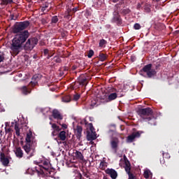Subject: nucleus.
<instances>
[{
	"mask_svg": "<svg viewBox=\"0 0 179 179\" xmlns=\"http://www.w3.org/2000/svg\"><path fill=\"white\" fill-rule=\"evenodd\" d=\"M49 54H50V50H48V49L43 50L44 57H47Z\"/></svg>",
	"mask_w": 179,
	"mask_h": 179,
	"instance_id": "obj_43",
	"label": "nucleus"
},
{
	"mask_svg": "<svg viewBox=\"0 0 179 179\" xmlns=\"http://www.w3.org/2000/svg\"><path fill=\"white\" fill-rule=\"evenodd\" d=\"M107 45V41L106 39H101L99 41V47L101 48H106V46Z\"/></svg>",
	"mask_w": 179,
	"mask_h": 179,
	"instance_id": "obj_26",
	"label": "nucleus"
},
{
	"mask_svg": "<svg viewBox=\"0 0 179 179\" xmlns=\"http://www.w3.org/2000/svg\"><path fill=\"white\" fill-rule=\"evenodd\" d=\"M162 156L164 159H170V154L169 152H162Z\"/></svg>",
	"mask_w": 179,
	"mask_h": 179,
	"instance_id": "obj_40",
	"label": "nucleus"
},
{
	"mask_svg": "<svg viewBox=\"0 0 179 179\" xmlns=\"http://www.w3.org/2000/svg\"><path fill=\"white\" fill-rule=\"evenodd\" d=\"M40 79H41V75L35 74L34 76H33L31 81L29 83V85H31L32 87H34V86L38 85V80H40Z\"/></svg>",
	"mask_w": 179,
	"mask_h": 179,
	"instance_id": "obj_14",
	"label": "nucleus"
},
{
	"mask_svg": "<svg viewBox=\"0 0 179 179\" xmlns=\"http://www.w3.org/2000/svg\"><path fill=\"white\" fill-rule=\"evenodd\" d=\"M9 3H13V0H1V5H9Z\"/></svg>",
	"mask_w": 179,
	"mask_h": 179,
	"instance_id": "obj_33",
	"label": "nucleus"
},
{
	"mask_svg": "<svg viewBox=\"0 0 179 179\" xmlns=\"http://www.w3.org/2000/svg\"><path fill=\"white\" fill-rule=\"evenodd\" d=\"M5 62V53L0 52V64Z\"/></svg>",
	"mask_w": 179,
	"mask_h": 179,
	"instance_id": "obj_35",
	"label": "nucleus"
},
{
	"mask_svg": "<svg viewBox=\"0 0 179 179\" xmlns=\"http://www.w3.org/2000/svg\"><path fill=\"white\" fill-rule=\"evenodd\" d=\"M99 167H100L101 170H104V169H106V167H107V166L106 165V162L101 161L100 162Z\"/></svg>",
	"mask_w": 179,
	"mask_h": 179,
	"instance_id": "obj_36",
	"label": "nucleus"
},
{
	"mask_svg": "<svg viewBox=\"0 0 179 179\" xmlns=\"http://www.w3.org/2000/svg\"><path fill=\"white\" fill-rule=\"evenodd\" d=\"M30 36L29 31L24 30L20 34H17L12 41L11 50L14 54L17 55L20 52L22 45L26 43L27 38Z\"/></svg>",
	"mask_w": 179,
	"mask_h": 179,
	"instance_id": "obj_1",
	"label": "nucleus"
},
{
	"mask_svg": "<svg viewBox=\"0 0 179 179\" xmlns=\"http://www.w3.org/2000/svg\"><path fill=\"white\" fill-rule=\"evenodd\" d=\"M120 145V140L117 138H113L110 141V148L115 153L118 152V145Z\"/></svg>",
	"mask_w": 179,
	"mask_h": 179,
	"instance_id": "obj_12",
	"label": "nucleus"
},
{
	"mask_svg": "<svg viewBox=\"0 0 179 179\" xmlns=\"http://www.w3.org/2000/svg\"><path fill=\"white\" fill-rule=\"evenodd\" d=\"M160 163H161V164H164V161H162V160H160Z\"/></svg>",
	"mask_w": 179,
	"mask_h": 179,
	"instance_id": "obj_56",
	"label": "nucleus"
},
{
	"mask_svg": "<svg viewBox=\"0 0 179 179\" xmlns=\"http://www.w3.org/2000/svg\"><path fill=\"white\" fill-rule=\"evenodd\" d=\"M113 23H116L118 26L122 24V19H121V15L118 11L113 12V17L112 19Z\"/></svg>",
	"mask_w": 179,
	"mask_h": 179,
	"instance_id": "obj_11",
	"label": "nucleus"
},
{
	"mask_svg": "<svg viewBox=\"0 0 179 179\" xmlns=\"http://www.w3.org/2000/svg\"><path fill=\"white\" fill-rule=\"evenodd\" d=\"M150 173V171H148V170L145 171L144 174H143L144 178H145L146 179L149 178Z\"/></svg>",
	"mask_w": 179,
	"mask_h": 179,
	"instance_id": "obj_41",
	"label": "nucleus"
},
{
	"mask_svg": "<svg viewBox=\"0 0 179 179\" xmlns=\"http://www.w3.org/2000/svg\"><path fill=\"white\" fill-rule=\"evenodd\" d=\"M82 131H83V128H82V126L78 125L76 129V133L78 139H79L80 136H82Z\"/></svg>",
	"mask_w": 179,
	"mask_h": 179,
	"instance_id": "obj_21",
	"label": "nucleus"
},
{
	"mask_svg": "<svg viewBox=\"0 0 179 179\" xmlns=\"http://www.w3.org/2000/svg\"><path fill=\"white\" fill-rule=\"evenodd\" d=\"M50 6V3L48 2H45V4H43V6L47 9V8H48V6Z\"/></svg>",
	"mask_w": 179,
	"mask_h": 179,
	"instance_id": "obj_47",
	"label": "nucleus"
},
{
	"mask_svg": "<svg viewBox=\"0 0 179 179\" xmlns=\"http://www.w3.org/2000/svg\"><path fill=\"white\" fill-rule=\"evenodd\" d=\"M11 16V20H16V17H15V15H10Z\"/></svg>",
	"mask_w": 179,
	"mask_h": 179,
	"instance_id": "obj_52",
	"label": "nucleus"
},
{
	"mask_svg": "<svg viewBox=\"0 0 179 179\" xmlns=\"http://www.w3.org/2000/svg\"><path fill=\"white\" fill-rule=\"evenodd\" d=\"M106 174H108V176H110V178L112 179H117L118 177V173H117V171L113 169L108 168L105 170Z\"/></svg>",
	"mask_w": 179,
	"mask_h": 179,
	"instance_id": "obj_13",
	"label": "nucleus"
},
{
	"mask_svg": "<svg viewBox=\"0 0 179 179\" xmlns=\"http://www.w3.org/2000/svg\"><path fill=\"white\" fill-rule=\"evenodd\" d=\"M99 106V103L97 102V100L93 99L91 101V103L90 104V109L93 110V108H95V107Z\"/></svg>",
	"mask_w": 179,
	"mask_h": 179,
	"instance_id": "obj_25",
	"label": "nucleus"
},
{
	"mask_svg": "<svg viewBox=\"0 0 179 179\" xmlns=\"http://www.w3.org/2000/svg\"><path fill=\"white\" fill-rule=\"evenodd\" d=\"M15 153L16 157H18V159H22V157H23V155H24L23 150L20 147L15 148Z\"/></svg>",
	"mask_w": 179,
	"mask_h": 179,
	"instance_id": "obj_19",
	"label": "nucleus"
},
{
	"mask_svg": "<svg viewBox=\"0 0 179 179\" xmlns=\"http://www.w3.org/2000/svg\"><path fill=\"white\" fill-rule=\"evenodd\" d=\"M108 55H107V53H103V52H100L99 55V59L101 62H104V61L107 60Z\"/></svg>",
	"mask_w": 179,
	"mask_h": 179,
	"instance_id": "obj_20",
	"label": "nucleus"
},
{
	"mask_svg": "<svg viewBox=\"0 0 179 179\" xmlns=\"http://www.w3.org/2000/svg\"><path fill=\"white\" fill-rule=\"evenodd\" d=\"M124 170L128 174L129 178L128 179H136V176L134 175V173H131V162H129V160H128V158H127L126 156H124Z\"/></svg>",
	"mask_w": 179,
	"mask_h": 179,
	"instance_id": "obj_9",
	"label": "nucleus"
},
{
	"mask_svg": "<svg viewBox=\"0 0 179 179\" xmlns=\"http://www.w3.org/2000/svg\"><path fill=\"white\" fill-rule=\"evenodd\" d=\"M58 20H59L58 17L57 15H55V16L52 17L51 23L55 24L58 23Z\"/></svg>",
	"mask_w": 179,
	"mask_h": 179,
	"instance_id": "obj_34",
	"label": "nucleus"
},
{
	"mask_svg": "<svg viewBox=\"0 0 179 179\" xmlns=\"http://www.w3.org/2000/svg\"><path fill=\"white\" fill-rule=\"evenodd\" d=\"M57 138H59V139L62 141H66V131H60L57 136Z\"/></svg>",
	"mask_w": 179,
	"mask_h": 179,
	"instance_id": "obj_22",
	"label": "nucleus"
},
{
	"mask_svg": "<svg viewBox=\"0 0 179 179\" xmlns=\"http://www.w3.org/2000/svg\"><path fill=\"white\" fill-rule=\"evenodd\" d=\"M137 113H153V110H152V108L148 107L145 108H138Z\"/></svg>",
	"mask_w": 179,
	"mask_h": 179,
	"instance_id": "obj_24",
	"label": "nucleus"
},
{
	"mask_svg": "<svg viewBox=\"0 0 179 179\" xmlns=\"http://www.w3.org/2000/svg\"><path fill=\"white\" fill-rule=\"evenodd\" d=\"M41 1H44V0H41Z\"/></svg>",
	"mask_w": 179,
	"mask_h": 179,
	"instance_id": "obj_60",
	"label": "nucleus"
},
{
	"mask_svg": "<svg viewBox=\"0 0 179 179\" xmlns=\"http://www.w3.org/2000/svg\"><path fill=\"white\" fill-rule=\"evenodd\" d=\"M58 132H59V131L53 130L52 131V136H57V135L58 136L59 135Z\"/></svg>",
	"mask_w": 179,
	"mask_h": 179,
	"instance_id": "obj_44",
	"label": "nucleus"
},
{
	"mask_svg": "<svg viewBox=\"0 0 179 179\" xmlns=\"http://www.w3.org/2000/svg\"><path fill=\"white\" fill-rule=\"evenodd\" d=\"M143 9L145 12H147V13H149V12H150V4L146 3L144 6H143Z\"/></svg>",
	"mask_w": 179,
	"mask_h": 179,
	"instance_id": "obj_32",
	"label": "nucleus"
},
{
	"mask_svg": "<svg viewBox=\"0 0 179 179\" xmlns=\"http://www.w3.org/2000/svg\"><path fill=\"white\" fill-rule=\"evenodd\" d=\"M140 137H141V134L139 133V131H137L135 133H132L131 135L128 136L127 141L129 143H131V142L135 141L136 138H140Z\"/></svg>",
	"mask_w": 179,
	"mask_h": 179,
	"instance_id": "obj_16",
	"label": "nucleus"
},
{
	"mask_svg": "<svg viewBox=\"0 0 179 179\" xmlns=\"http://www.w3.org/2000/svg\"><path fill=\"white\" fill-rule=\"evenodd\" d=\"M152 64H147L141 70V72L146 73L149 78H153V76H156V73H157V72H156V70L152 69Z\"/></svg>",
	"mask_w": 179,
	"mask_h": 179,
	"instance_id": "obj_8",
	"label": "nucleus"
},
{
	"mask_svg": "<svg viewBox=\"0 0 179 179\" xmlns=\"http://www.w3.org/2000/svg\"><path fill=\"white\" fill-rule=\"evenodd\" d=\"M38 43V39L37 38H30L27 41L24 46V50H25V51H31Z\"/></svg>",
	"mask_w": 179,
	"mask_h": 179,
	"instance_id": "obj_7",
	"label": "nucleus"
},
{
	"mask_svg": "<svg viewBox=\"0 0 179 179\" xmlns=\"http://www.w3.org/2000/svg\"><path fill=\"white\" fill-rule=\"evenodd\" d=\"M85 124L87 128V141H95V139H97V134H96V131L94 129V127H93V124L87 123V122H85Z\"/></svg>",
	"mask_w": 179,
	"mask_h": 179,
	"instance_id": "obj_6",
	"label": "nucleus"
},
{
	"mask_svg": "<svg viewBox=\"0 0 179 179\" xmlns=\"http://www.w3.org/2000/svg\"><path fill=\"white\" fill-rule=\"evenodd\" d=\"M155 2H159V1H160V0H155Z\"/></svg>",
	"mask_w": 179,
	"mask_h": 179,
	"instance_id": "obj_58",
	"label": "nucleus"
},
{
	"mask_svg": "<svg viewBox=\"0 0 179 179\" xmlns=\"http://www.w3.org/2000/svg\"><path fill=\"white\" fill-rule=\"evenodd\" d=\"M141 8H142V4L138 3V5H137V9L139 10V9H141Z\"/></svg>",
	"mask_w": 179,
	"mask_h": 179,
	"instance_id": "obj_49",
	"label": "nucleus"
},
{
	"mask_svg": "<svg viewBox=\"0 0 179 179\" xmlns=\"http://www.w3.org/2000/svg\"><path fill=\"white\" fill-rule=\"evenodd\" d=\"M45 6H43L42 8H41V11L42 12H44L45 10Z\"/></svg>",
	"mask_w": 179,
	"mask_h": 179,
	"instance_id": "obj_55",
	"label": "nucleus"
},
{
	"mask_svg": "<svg viewBox=\"0 0 179 179\" xmlns=\"http://www.w3.org/2000/svg\"><path fill=\"white\" fill-rule=\"evenodd\" d=\"M73 12L75 13V12H77L78 11V8H73Z\"/></svg>",
	"mask_w": 179,
	"mask_h": 179,
	"instance_id": "obj_53",
	"label": "nucleus"
},
{
	"mask_svg": "<svg viewBox=\"0 0 179 179\" xmlns=\"http://www.w3.org/2000/svg\"><path fill=\"white\" fill-rule=\"evenodd\" d=\"M7 131H8V132H10L11 129H8Z\"/></svg>",
	"mask_w": 179,
	"mask_h": 179,
	"instance_id": "obj_57",
	"label": "nucleus"
},
{
	"mask_svg": "<svg viewBox=\"0 0 179 179\" xmlns=\"http://www.w3.org/2000/svg\"><path fill=\"white\" fill-rule=\"evenodd\" d=\"M22 92L23 94H25V95H27V94H29V93H31V90H29L27 86L22 87Z\"/></svg>",
	"mask_w": 179,
	"mask_h": 179,
	"instance_id": "obj_29",
	"label": "nucleus"
},
{
	"mask_svg": "<svg viewBox=\"0 0 179 179\" xmlns=\"http://www.w3.org/2000/svg\"><path fill=\"white\" fill-rule=\"evenodd\" d=\"M5 108H3V106L2 104H0V113H4Z\"/></svg>",
	"mask_w": 179,
	"mask_h": 179,
	"instance_id": "obj_46",
	"label": "nucleus"
},
{
	"mask_svg": "<svg viewBox=\"0 0 179 179\" xmlns=\"http://www.w3.org/2000/svg\"><path fill=\"white\" fill-rule=\"evenodd\" d=\"M50 125H52V128L55 131H61L59 126L57 125L55 123L50 122Z\"/></svg>",
	"mask_w": 179,
	"mask_h": 179,
	"instance_id": "obj_30",
	"label": "nucleus"
},
{
	"mask_svg": "<svg viewBox=\"0 0 179 179\" xmlns=\"http://www.w3.org/2000/svg\"><path fill=\"white\" fill-rule=\"evenodd\" d=\"M122 15H128L131 13V10L129 8H124L122 11Z\"/></svg>",
	"mask_w": 179,
	"mask_h": 179,
	"instance_id": "obj_37",
	"label": "nucleus"
},
{
	"mask_svg": "<svg viewBox=\"0 0 179 179\" xmlns=\"http://www.w3.org/2000/svg\"><path fill=\"white\" fill-rule=\"evenodd\" d=\"M15 134L17 136H20V128H19V124L15 123Z\"/></svg>",
	"mask_w": 179,
	"mask_h": 179,
	"instance_id": "obj_31",
	"label": "nucleus"
},
{
	"mask_svg": "<svg viewBox=\"0 0 179 179\" xmlns=\"http://www.w3.org/2000/svg\"><path fill=\"white\" fill-rule=\"evenodd\" d=\"M71 100H72V98H71L70 95H66L62 98V101H63L64 103H70Z\"/></svg>",
	"mask_w": 179,
	"mask_h": 179,
	"instance_id": "obj_27",
	"label": "nucleus"
},
{
	"mask_svg": "<svg viewBox=\"0 0 179 179\" xmlns=\"http://www.w3.org/2000/svg\"><path fill=\"white\" fill-rule=\"evenodd\" d=\"M47 56V59H50V58H51V57L52 56V55H51V54H48V55H46Z\"/></svg>",
	"mask_w": 179,
	"mask_h": 179,
	"instance_id": "obj_50",
	"label": "nucleus"
},
{
	"mask_svg": "<svg viewBox=\"0 0 179 179\" xmlns=\"http://www.w3.org/2000/svg\"><path fill=\"white\" fill-rule=\"evenodd\" d=\"M118 118H119V120H120V116H118Z\"/></svg>",
	"mask_w": 179,
	"mask_h": 179,
	"instance_id": "obj_59",
	"label": "nucleus"
},
{
	"mask_svg": "<svg viewBox=\"0 0 179 179\" xmlns=\"http://www.w3.org/2000/svg\"><path fill=\"white\" fill-rule=\"evenodd\" d=\"M56 62H57V64H59L61 62V59L60 58H57L56 59Z\"/></svg>",
	"mask_w": 179,
	"mask_h": 179,
	"instance_id": "obj_51",
	"label": "nucleus"
},
{
	"mask_svg": "<svg viewBox=\"0 0 179 179\" xmlns=\"http://www.w3.org/2000/svg\"><path fill=\"white\" fill-rule=\"evenodd\" d=\"M79 99H80V94H76L73 96V100H74V101H78Z\"/></svg>",
	"mask_w": 179,
	"mask_h": 179,
	"instance_id": "obj_39",
	"label": "nucleus"
},
{
	"mask_svg": "<svg viewBox=\"0 0 179 179\" xmlns=\"http://www.w3.org/2000/svg\"><path fill=\"white\" fill-rule=\"evenodd\" d=\"M35 170L41 176H43V174H51L50 171V163L48 161H43L42 164L35 166Z\"/></svg>",
	"mask_w": 179,
	"mask_h": 179,
	"instance_id": "obj_5",
	"label": "nucleus"
},
{
	"mask_svg": "<svg viewBox=\"0 0 179 179\" xmlns=\"http://www.w3.org/2000/svg\"><path fill=\"white\" fill-rule=\"evenodd\" d=\"M120 0H112V2H113V3H117V2H119Z\"/></svg>",
	"mask_w": 179,
	"mask_h": 179,
	"instance_id": "obj_54",
	"label": "nucleus"
},
{
	"mask_svg": "<svg viewBox=\"0 0 179 179\" xmlns=\"http://www.w3.org/2000/svg\"><path fill=\"white\" fill-rule=\"evenodd\" d=\"M93 55H94V51H93V50H90L87 54L88 58H92Z\"/></svg>",
	"mask_w": 179,
	"mask_h": 179,
	"instance_id": "obj_38",
	"label": "nucleus"
},
{
	"mask_svg": "<svg viewBox=\"0 0 179 179\" xmlns=\"http://www.w3.org/2000/svg\"><path fill=\"white\" fill-rule=\"evenodd\" d=\"M74 155H75V157H76V159H77V160H80L81 162L83 161V159H84L83 154H82V152H80V151L76 150L74 152Z\"/></svg>",
	"mask_w": 179,
	"mask_h": 179,
	"instance_id": "obj_23",
	"label": "nucleus"
},
{
	"mask_svg": "<svg viewBox=\"0 0 179 179\" xmlns=\"http://www.w3.org/2000/svg\"><path fill=\"white\" fill-rule=\"evenodd\" d=\"M108 91L109 92L108 96L104 95L103 96H101V103H110V101H113L118 97V94H117V89L111 87H108Z\"/></svg>",
	"mask_w": 179,
	"mask_h": 179,
	"instance_id": "obj_3",
	"label": "nucleus"
},
{
	"mask_svg": "<svg viewBox=\"0 0 179 179\" xmlns=\"http://www.w3.org/2000/svg\"><path fill=\"white\" fill-rule=\"evenodd\" d=\"M59 125L62 126V128L63 129H66L68 128V125H66V124H61V123H59Z\"/></svg>",
	"mask_w": 179,
	"mask_h": 179,
	"instance_id": "obj_45",
	"label": "nucleus"
},
{
	"mask_svg": "<svg viewBox=\"0 0 179 179\" xmlns=\"http://www.w3.org/2000/svg\"><path fill=\"white\" fill-rule=\"evenodd\" d=\"M138 115L143 120H148V121H150V117H152V113H138Z\"/></svg>",
	"mask_w": 179,
	"mask_h": 179,
	"instance_id": "obj_18",
	"label": "nucleus"
},
{
	"mask_svg": "<svg viewBox=\"0 0 179 179\" xmlns=\"http://www.w3.org/2000/svg\"><path fill=\"white\" fill-rule=\"evenodd\" d=\"M37 113H59L58 110L54 109L51 110L50 108L46 107L45 108L38 107L36 108Z\"/></svg>",
	"mask_w": 179,
	"mask_h": 179,
	"instance_id": "obj_15",
	"label": "nucleus"
},
{
	"mask_svg": "<svg viewBox=\"0 0 179 179\" xmlns=\"http://www.w3.org/2000/svg\"><path fill=\"white\" fill-rule=\"evenodd\" d=\"M110 128L113 127V128H115L117 127V125H115V124H109Z\"/></svg>",
	"mask_w": 179,
	"mask_h": 179,
	"instance_id": "obj_48",
	"label": "nucleus"
},
{
	"mask_svg": "<svg viewBox=\"0 0 179 179\" xmlns=\"http://www.w3.org/2000/svg\"><path fill=\"white\" fill-rule=\"evenodd\" d=\"M52 117L55 120H62L64 117L59 113H52Z\"/></svg>",
	"mask_w": 179,
	"mask_h": 179,
	"instance_id": "obj_28",
	"label": "nucleus"
},
{
	"mask_svg": "<svg viewBox=\"0 0 179 179\" xmlns=\"http://www.w3.org/2000/svg\"><path fill=\"white\" fill-rule=\"evenodd\" d=\"M29 26H30V22L27 20L17 22L13 27V33H14V34H19L23 32V30H26Z\"/></svg>",
	"mask_w": 179,
	"mask_h": 179,
	"instance_id": "obj_4",
	"label": "nucleus"
},
{
	"mask_svg": "<svg viewBox=\"0 0 179 179\" xmlns=\"http://www.w3.org/2000/svg\"><path fill=\"white\" fill-rule=\"evenodd\" d=\"M36 146H37V143L33 137V133L30 131L27 134L25 144L22 147L27 155V159H30L34 156V153H36Z\"/></svg>",
	"mask_w": 179,
	"mask_h": 179,
	"instance_id": "obj_2",
	"label": "nucleus"
},
{
	"mask_svg": "<svg viewBox=\"0 0 179 179\" xmlns=\"http://www.w3.org/2000/svg\"><path fill=\"white\" fill-rule=\"evenodd\" d=\"M90 80V76L87 74H81L78 78V83L80 86H87Z\"/></svg>",
	"mask_w": 179,
	"mask_h": 179,
	"instance_id": "obj_10",
	"label": "nucleus"
},
{
	"mask_svg": "<svg viewBox=\"0 0 179 179\" xmlns=\"http://www.w3.org/2000/svg\"><path fill=\"white\" fill-rule=\"evenodd\" d=\"M0 162L5 167H7V166L9 164V159L5 156L4 153L1 154Z\"/></svg>",
	"mask_w": 179,
	"mask_h": 179,
	"instance_id": "obj_17",
	"label": "nucleus"
},
{
	"mask_svg": "<svg viewBox=\"0 0 179 179\" xmlns=\"http://www.w3.org/2000/svg\"><path fill=\"white\" fill-rule=\"evenodd\" d=\"M141 24H138V23H136L134 25V28L135 30H139L141 29Z\"/></svg>",
	"mask_w": 179,
	"mask_h": 179,
	"instance_id": "obj_42",
	"label": "nucleus"
}]
</instances>
